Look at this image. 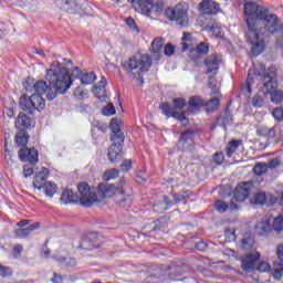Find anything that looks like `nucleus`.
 Here are the masks:
<instances>
[{
  "mask_svg": "<svg viewBox=\"0 0 283 283\" xmlns=\"http://www.w3.org/2000/svg\"><path fill=\"white\" fill-rule=\"evenodd\" d=\"M53 283H61L63 282V276L61 274H57L56 272L53 274V277L51 279Z\"/></svg>",
  "mask_w": 283,
  "mask_h": 283,
  "instance_id": "nucleus-59",
  "label": "nucleus"
},
{
  "mask_svg": "<svg viewBox=\"0 0 283 283\" xmlns=\"http://www.w3.org/2000/svg\"><path fill=\"white\" fill-rule=\"evenodd\" d=\"M159 109H161L164 116H167V118H169V116L172 118H177V120H180V123H182L184 126H187L188 119L186 112L178 113L174 111V108H171V105L167 102H163L159 105Z\"/></svg>",
  "mask_w": 283,
  "mask_h": 283,
  "instance_id": "nucleus-12",
  "label": "nucleus"
},
{
  "mask_svg": "<svg viewBox=\"0 0 283 283\" xmlns=\"http://www.w3.org/2000/svg\"><path fill=\"white\" fill-rule=\"evenodd\" d=\"M213 161L217 165H222V163H224V154L222 153H216L212 157Z\"/></svg>",
  "mask_w": 283,
  "mask_h": 283,
  "instance_id": "nucleus-53",
  "label": "nucleus"
},
{
  "mask_svg": "<svg viewBox=\"0 0 283 283\" xmlns=\"http://www.w3.org/2000/svg\"><path fill=\"white\" fill-rule=\"evenodd\" d=\"M207 32L213 34V36H222V29L218 24L206 25Z\"/></svg>",
  "mask_w": 283,
  "mask_h": 283,
  "instance_id": "nucleus-39",
  "label": "nucleus"
},
{
  "mask_svg": "<svg viewBox=\"0 0 283 283\" xmlns=\"http://www.w3.org/2000/svg\"><path fill=\"white\" fill-rule=\"evenodd\" d=\"M15 127L20 129V132L21 129H30V127H32V118L25 115V113H20L15 120Z\"/></svg>",
  "mask_w": 283,
  "mask_h": 283,
  "instance_id": "nucleus-24",
  "label": "nucleus"
},
{
  "mask_svg": "<svg viewBox=\"0 0 283 283\" xmlns=\"http://www.w3.org/2000/svg\"><path fill=\"white\" fill-rule=\"evenodd\" d=\"M275 136H276L275 127L269 128L268 138H271L273 140V138H275Z\"/></svg>",
  "mask_w": 283,
  "mask_h": 283,
  "instance_id": "nucleus-64",
  "label": "nucleus"
},
{
  "mask_svg": "<svg viewBox=\"0 0 283 283\" xmlns=\"http://www.w3.org/2000/svg\"><path fill=\"white\" fill-rule=\"evenodd\" d=\"M259 136L268 137L269 136V127L261 126L258 128Z\"/></svg>",
  "mask_w": 283,
  "mask_h": 283,
  "instance_id": "nucleus-57",
  "label": "nucleus"
},
{
  "mask_svg": "<svg viewBox=\"0 0 283 283\" xmlns=\"http://www.w3.org/2000/svg\"><path fill=\"white\" fill-rule=\"evenodd\" d=\"M18 156L21 163H30V165H36L39 163V150L35 148H21Z\"/></svg>",
  "mask_w": 283,
  "mask_h": 283,
  "instance_id": "nucleus-14",
  "label": "nucleus"
},
{
  "mask_svg": "<svg viewBox=\"0 0 283 283\" xmlns=\"http://www.w3.org/2000/svg\"><path fill=\"white\" fill-rule=\"evenodd\" d=\"M258 271H260L261 273H266L271 271V265L269 264V262L263 261L258 265Z\"/></svg>",
  "mask_w": 283,
  "mask_h": 283,
  "instance_id": "nucleus-52",
  "label": "nucleus"
},
{
  "mask_svg": "<svg viewBox=\"0 0 283 283\" xmlns=\"http://www.w3.org/2000/svg\"><path fill=\"white\" fill-rule=\"evenodd\" d=\"M214 208L219 213H224L226 211H229V205L224 202L223 200H218L214 202Z\"/></svg>",
  "mask_w": 283,
  "mask_h": 283,
  "instance_id": "nucleus-42",
  "label": "nucleus"
},
{
  "mask_svg": "<svg viewBox=\"0 0 283 283\" xmlns=\"http://www.w3.org/2000/svg\"><path fill=\"white\" fill-rule=\"evenodd\" d=\"M255 231L259 235H269L272 231L271 222L269 219H261L255 224Z\"/></svg>",
  "mask_w": 283,
  "mask_h": 283,
  "instance_id": "nucleus-26",
  "label": "nucleus"
},
{
  "mask_svg": "<svg viewBox=\"0 0 283 283\" xmlns=\"http://www.w3.org/2000/svg\"><path fill=\"white\" fill-rule=\"evenodd\" d=\"M253 75L259 76L261 81V92L262 94H270L272 103L280 104L283 103V92L277 90V74L276 69L271 66L266 71V66L260 63L256 70H250L248 73L247 85L248 92H251V84L253 83Z\"/></svg>",
  "mask_w": 283,
  "mask_h": 283,
  "instance_id": "nucleus-3",
  "label": "nucleus"
},
{
  "mask_svg": "<svg viewBox=\"0 0 283 283\" xmlns=\"http://www.w3.org/2000/svg\"><path fill=\"white\" fill-rule=\"evenodd\" d=\"M50 176V169L42 168L40 172L35 174L34 180H33V187L34 189H38L41 191L43 189V186L45 185V180H48Z\"/></svg>",
  "mask_w": 283,
  "mask_h": 283,
  "instance_id": "nucleus-20",
  "label": "nucleus"
},
{
  "mask_svg": "<svg viewBox=\"0 0 283 283\" xmlns=\"http://www.w3.org/2000/svg\"><path fill=\"white\" fill-rule=\"evenodd\" d=\"M120 119L114 117L111 119L109 129L113 132L111 135L112 145L108 148V159L112 163H118L123 158V143H125V133L120 129Z\"/></svg>",
  "mask_w": 283,
  "mask_h": 283,
  "instance_id": "nucleus-4",
  "label": "nucleus"
},
{
  "mask_svg": "<svg viewBox=\"0 0 283 283\" xmlns=\"http://www.w3.org/2000/svg\"><path fill=\"white\" fill-rule=\"evenodd\" d=\"M42 188L44 189V193L48 198H53L54 193H56V184L52 181L44 182Z\"/></svg>",
  "mask_w": 283,
  "mask_h": 283,
  "instance_id": "nucleus-34",
  "label": "nucleus"
},
{
  "mask_svg": "<svg viewBox=\"0 0 283 283\" xmlns=\"http://www.w3.org/2000/svg\"><path fill=\"white\" fill-rule=\"evenodd\" d=\"M207 242L205 241H199L195 243V249H197V251H207Z\"/></svg>",
  "mask_w": 283,
  "mask_h": 283,
  "instance_id": "nucleus-56",
  "label": "nucleus"
},
{
  "mask_svg": "<svg viewBox=\"0 0 283 283\" xmlns=\"http://www.w3.org/2000/svg\"><path fill=\"white\" fill-rule=\"evenodd\" d=\"M80 191V200L83 207H92L94 202H103L105 198L115 196L116 202L123 203L125 198V177H120L117 186L113 184H99L97 188L91 189L86 182L77 185Z\"/></svg>",
  "mask_w": 283,
  "mask_h": 283,
  "instance_id": "nucleus-2",
  "label": "nucleus"
},
{
  "mask_svg": "<svg viewBox=\"0 0 283 283\" xmlns=\"http://www.w3.org/2000/svg\"><path fill=\"white\" fill-rule=\"evenodd\" d=\"M187 271V265L179 262L177 264H172L168 268L157 269L151 273L147 280L153 283H170L171 280H176V277H180L182 273Z\"/></svg>",
  "mask_w": 283,
  "mask_h": 283,
  "instance_id": "nucleus-7",
  "label": "nucleus"
},
{
  "mask_svg": "<svg viewBox=\"0 0 283 283\" xmlns=\"http://www.w3.org/2000/svg\"><path fill=\"white\" fill-rule=\"evenodd\" d=\"M281 164L282 161L280 160V158H273L269 161L268 169H277Z\"/></svg>",
  "mask_w": 283,
  "mask_h": 283,
  "instance_id": "nucleus-49",
  "label": "nucleus"
},
{
  "mask_svg": "<svg viewBox=\"0 0 283 283\" xmlns=\"http://www.w3.org/2000/svg\"><path fill=\"white\" fill-rule=\"evenodd\" d=\"M125 23L130 30L139 32L138 25H136V21L133 18H126Z\"/></svg>",
  "mask_w": 283,
  "mask_h": 283,
  "instance_id": "nucleus-47",
  "label": "nucleus"
},
{
  "mask_svg": "<svg viewBox=\"0 0 283 283\" xmlns=\"http://www.w3.org/2000/svg\"><path fill=\"white\" fill-rule=\"evenodd\" d=\"M245 35L252 45L251 52L253 56H260V54H262V52L264 51V39L260 38L262 36V34L259 33V38L254 39L253 35H249V29H248V32L245 33Z\"/></svg>",
  "mask_w": 283,
  "mask_h": 283,
  "instance_id": "nucleus-17",
  "label": "nucleus"
},
{
  "mask_svg": "<svg viewBox=\"0 0 283 283\" xmlns=\"http://www.w3.org/2000/svg\"><path fill=\"white\" fill-rule=\"evenodd\" d=\"M206 112L213 113L216 109H218V106L220 105V98L212 97L208 102H205Z\"/></svg>",
  "mask_w": 283,
  "mask_h": 283,
  "instance_id": "nucleus-32",
  "label": "nucleus"
},
{
  "mask_svg": "<svg viewBox=\"0 0 283 283\" xmlns=\"http://www.w3.org/2000/svg\"><path fill=\"white\" fill-rule=\"evenodd\" d=\"M209 87L211 88L212 94H220V88L217 86V84L209 82Z\"/></svg>",
  "mask_w": 283,
  "mask_h": 283,
  "instance_id": "nucleus-61",
  "label": "nucleus"
},
{
  "mask_svg": "<svg viewBox=\"0 0 283 283\" xmlns=\"http://www.w3.org/2000/svg\"><path fill=\"white\" fill-rule=\"evenodd\" d=\"M122 67L128 73L130 78L140 81L143 84V74L149 72V67H151V56L144 54L139 59H136V56L129 57L128 61L122 63Z\"/></svg>",
  "mask_w": 283,
  "mask_h": 283,
  "instance_id": "nucleus-6",
  "label": "nucleus"
},
{
  "mask_svg": "<svg viewBox=\"0 0 283 283\" xmlns=\"http://www.w3.org/2000/svg\"><path fill=\"white\" fill-rule=\"evenodd\" d=\"M189 6L186 2H180L176 7H169L165 11V17L168 21H175L181 28L189 27V15L187 14Z\"/></svg>",
  "mask_w": 283,
  "mask_h": 283,
  "instance_id": "nucleus-8",
  "label": "nucleus"
},
{
  "mask_svg": "<svg viewBox=\"0 0 283 283\" xmlns=\"http://www.w3.org/2000/svg\"><path fill=\"white\" fill-rule=\"evenodd\" d=\"M118 174H120V171L116 168L106 170L104 172L103 179L105 182H109V180H116V178H118Z\"/></svg>",
  "mask_w": 283,
  "mask_h": 283,
  "instance_id": "nucleus-36",
  "label": "nucleus"
},
{
  "mask_svg": "<svg viewBox=\"0 0 283 283\" xmlns=\"http://www.w3.org/2000/svg\"><path fill=\"white\" fill-rule=\"evenodd\" d=\"M282 273H283V263L274 262V273H273L274 280H282Z\"/></svg>",
  "mask_w": 283,
  "mask_h": 283,
  "instance_id": "nucleus-40",
  "label": "nucleus"
},
{
  "mask_svg": "<svg viewBox=\"0 0 283 283\" xmlns=\"http://www.w3.org/2000/svg\"><path fill=\"white\" fill-rule=\"evenodd\" d=\"M94 242H96V233H88L80 243V248L84 251H92L94 249Z\"/></svg>",
  "mask_w": 283,
  "mask_h": 283,
  "instance_id": "nucleus-29",
  "label": "nucleus"
},
{
  "mask_svg": "<svg viewBox=\"0 0 283 283\" xmlns=\"http://www.w3.org/2000/svg\"><path fill=\"white\" fill-rule=\"evenodd\" d=\"M240 145H242V140L240 139H232L228 143V146L226 147V156L231 158V156L238 151V147H240Z\"/></svg>",
  "mask_w": 283,
  "mask_h": 283,
  "instance_id": "nucleus-30",
  "label": "nucleus"
},
{
  "mask_svg": "<svg viewBox=\"0 0 283 283\" xmlns=\"http://www.w3.org/2000/svg\"><path fill=\"white\" fill-rule=\"evenodd\" d=\"M253 189H254V186L252 181L239 184L234 189V193H233L234 200L237 202H244V200H247V198L251 196V191H253Z\"/></svg>",
  "mask_w": 283,
  "mask_h": 283,
  "instance_id": "nucleus-11",
  "label": "nucleus"
},
{
  "mask_svg": "<svg viewBox=\"0 0 283 283\" xmlns=\"http://www.w3.org/2000/svg\"><path fill=\"white\" fill-rule=\"evenodd\" d=\"M132 169V159H125L120 165V170L127 174Z\"/></svg>",
  "mask_w": 283,
  "mask_h": 283,
  "instance_id": "nucleus-51",
  "label": "nucleus"
},
{
  "mask_svg": "<svg viewBox=\"0 0 283 283\" xmlns=\"http://www.w3.org/2000/svg\"><path fill=\"white\" fill-rule=\"evenodd\" d=\"M272 114L276 120H283V106L274 108Z\"/></svg>",
  "mask_w": 283,
  "mask_h": 283,
  "instance_id": "nucleus-50",
  "label": "nucleus"
},
{
  "mask_svg": "<svg viewBox=\"0 0 283 283\" xmlns=\"http://www.w3.org/2000/svg\"><path fill=\"white\" fill-rule=\"evenodd\" d=\"M172 104H174L175 109H182V107H185V105H187V101H185V98L177 97L172 101Z\"/></svg>",
  "mask_w": 283,
  "mask_h": 283,
  "instance_id": "nucleus-46",
  "label": "nucleus"
},
{
  "mask_svg": "<svg viewBox=\"0 0 283 283\" xmlns=\"http://www.w3.org/2000/svg\"><path fill=\"white\" fill-rule=\"evenodd\" d=\"M54 3L62 12H67V14H81V4H78L76 0H54Z\"/></svg>",
  "mask_w": 283,
  "mask_h": 283,
  "instance_id": "nucleus-13",
  "label": "nucleus"
},
{
  "mask_svg": "<svg viewBox=\"0 0 283 283\" xmlns=\"http://www.w3.org/2000/svg\"><path fill=\"white\" fill-rule=\"evenodd\" d=\"M181 43H191V33L185 32L181 38Z\"/></svg>",
  "mask_w": 283,
  "mask_h": 283,
  "instance_id": "nucleus-60",
  "label": "nucleus"
},
{
  "mask_svg": "<svg viewBox=\"0 0 283 283\" xmlns=\"http://www.w3.org/2000/svg\"><path fill=\"white\" fill-rule=\"evenodd\" d=\"M134 10H140L143 14H151L153 12H163V3L158 2L154 4V0H127Z\"/></svg>",
  "mask_w": 283,
  "mask_h": 283,
  "instance_id": "nucleus-10",
  "label": "nucleus"
},
{
  "mask_svg": "<svg viewBox=\"0 0 283 283\" xmlns=\"http://www.w3.org/2000/svg\"><path fill=\"white\" fill-rule=\"evenodd\" d=\"M34 174V169L32 168L31 165H24L23 167V176L24 178H30Z\"/></svg>",
  "mask_w": 283,
  "mask_h": 283,
  "instance_id": "nucleus-54",
  "label": "nucleus"
},
{
  "mask_svg": "<svg viewBox=\"0 0 283 283\" xmlns=\"http://www.w3.org/2000/svg\"><path fill=\"white\" fill-rule=\"evenodd\" d=\"M241 249L248 251L245 255L241 259V269L245 273H251L255 271V264L260 261V252H258L255 247V239L250 233H245L241 240Z\"/></svg>",
  "mask_w": 283,
  "mask_h": 283,
  "instance_id": "nucleus-5",
  "label": "nucleus"
},
{
  "mask_svg": "<svg viewBox=\"0 0 283 283\" xmlns=\"http://www.w3.org/2000/svg\"><path fill=\"white\" fill-rule=\"evenodd\" d=\"M189 108L186 112V114H198V107H202L205 106V99H202V97L195 95L192 97H190L189 99Z\"/></svg>",
  "mask_w": 283,
  "mask_h": 283,
  "instance_id": "nucleus-25",
  "label": "nucleus"
},
{
  "mask_svg": "<svg viewBox=\"0 0 283 283\" xmlns=\"http://www.w3.org/2000/svg\"><path fill=\"white\" fill-rule=\"evenodd\" d=\"M106 85H107V81L102 80V81L99 82V85L96 86L95 90H98V92H103V94H105V86H106Z\"/></svg>",
  "mask_w": 283,
  "mask_h": 283,
  "instance_id": "nucleus-58",
  "label": "nucleus"
},
{
  "mask_svg": "<svg viewBox=\"0 0 283 283\" xmlns=\"http://www.w3.org/2000/svg\"><path fill=\"white\" fill-rule=\"evenodd\" d=\"M175 205H180L182 200H187V198H191V191L186 190L182 193H175L174 195Z\"/></svg>",
  "mask_w": 283,
  "mask_h": 283,
  "instance_id": "nucleus-38",
  "label": "nucleus"
},
{
  "mask_svg": "<svg viewBox=\"0 0 283 283\" xmlns=\"http://www.w3.org/2000/svg\"><path fill=\"white\" fill-rule=\"evenodd\" d=\"M45 78L48 82L40 80L34 83V94H46L48 101H54L59 94H65L72 87V77L67 72V67L55 62L53 69L46 71ZM49 83V85H48Z\"/></svg>",
  "mask_w": 283,
  "mask_h": 283,
  "instance_id": "nucleus-1",
  "label": "nucleus"
},
{
  "mask_svg": "<svg viewBox=\"0 0 283 283\" xmlns=\"http://www.w3.org/2000/svg\"><path fill=\"white\" fill-rule=\"evenodd\" d=\"M60 202L62 205H76V202L81 203V191H78V196H76L70 189L64 190L61 195Z\"/></svg>",
  "mask_w": 283,
  "mask_h": 283,
  "instance_id": "nucleus-18",
  "label": "nucleus"
},
{
  "mask_svg": "<svg viewBox=\"0 0 283 283\" xmlns=\"http://www.w3.org/2000/svg\"><path fill=\"white\" fill-rule=\"evenodd\" d=\"M175 52H176V48L174 46V44H166L164 49V54L166 56H174Z\"/></svg>",
  "mask_w": 283,
  "mask_h": 283,
  "instance_id": "nucleus-48",
  "label": "nucleus"
},
{
  "mask_svg": "<svg viewBox=\"0 0 283 283\" xmlns=\"http://www.w3.org/2000/svg\"><path fill=\"white\" fill-rule=\"evenodd\" d=\"M251 202L253 205H265V202L269 200L265 192H256L251 199Z\"/></svg>",
  "mask_w": 283,
  "mask_h": 283,
  "instance_id": "nucleus-35",
  "label": "nucleus"
},
{
  "mask_svg": "<svg viewBox=\"0 0 283 283\" xmlns=\"http://www.w3.org/2000/svg\"><path fill=\"white\" fill-rule=\"evenodd\" d=\"M20 108L28 114H34V108L32 107V97L31 95L24 94L20 97L19 101Z\"/></svg>",
  "mask_w": 283,
  "mask_h": 283,
  "instance_id": "nucleus-28",
  "label": "nucleus"
},
{
  "mask_svg": "<svg viewBox=\"0 0 283 283\" xmlns=\"http://www.w3.org/2000/svg\"><path fill=\"white\" fill-rule=\"evenodd\" d=\"M31 103H32L33 113L43 112V109H45V99L40 94H35V93L31 94Z\"/></svg>",
  "mask_w": 283,
  "mask_h": 283,
  "instance_id": "nucleus-27",
  "label": "nucleus"
},
{
  "mask_svg": "<svg viewBox=\"0 0 283 283\" xmlns=\"http://www.w3.org/2000/svg\"><path fill=\"white\" fill-rule=\"evenodd\" d=\"M30 224L29 219H22L20 222L17 223V227H21V229H24V227H28Z\"/></svg>",
  "mask_w": 283,
  "mask_h": 283,
  "instance_id": "nucleus-62",
  "label": "nucleus"
},
{
  "mask_svg": "<svg viewBox=\"0 0 283 283\" xmlns=\"http://www.w3.org/2000/svg\"><path fill=\"white\" fill-rule=\"evenodd\" d=\"M75 96H86V94H87V91H81V86H77L76 88H75Z\"/></svg>",
  "mask_w": 283,
  "mask_h": 283,
  "instance_id": "nucleus-63",
  "label": "nucleus"
},
{
  "mask_svg": "<svg viewBox=\"0 0 283 283\" xmlns=\"http://www.w3.org/2000/svg\"><path fill=\"white\" fill-rule=\"evenodd\" d=\"M56 262H59L60 266H76V259L72 256H60L55 258Z\"/></svg>",
  "mask_w": 283,
  "mask_h": 283,
  "instance_id": "nucleus-33",
  "label": "nucleus"
},
{
  "mask_svg": "<svg viewBox=\"0 0 283 283\" xmlns=\"http://www.w3.org/2000/svg\"><path fill=\"white\" fill-rule=\"evenodd\" d=\"M252 103H253L254 107H262V105H264V101L260 97V95H255L252 98Z\"/></svg>",
  "mask_w": 283,
  "mask_h": 283,
  "instance_id": "nucleus-55",
  "label": "nucleus"
},
{
  "mask_svg": "<svg viewBox=\"0 0 283 283\" xmlns=\"http://www.w3.org/2000/svg\"><path fill=\"white\" fill-rule=\"evenodd\" d=\"M23 87L27 92L32 93L34 92V81L31 77H28L24 82H23Z\"/></svg>",
  "mask_w": 283,
  "mask_h": 283,
  "instance_id": "nucleus-45",
  "label": "nucleus"
},
{
  "mask_svg": "<svg viewBox=\"0 0 283 283\" xmlns=\"http://www.w3.org/2000/svg\"><path fill=\"white\" fill-rule=\"evenodd\" d=\"M12 268L0 264V276L1 277H11Z\"/></svg>",
  "mask_w": 283,
  "mask_h": 283,
  "instance_id": "nucleus-44",
  "label": "nucleus"
},
{
  "mask_svg": "<svg viewBox=\"0 0 283 283\" xmlns=\"http://www.w3.org/2000/svg\"><path fill=\"white\" fill-rule=\"evenodd\" d=\"M73 76H75V78H80L82 85H92V83L96 81V74H94V72L83 74L78 67H74L72 75H70L72 82L74 81Z\"/></svg>",
  "mask_w": 283,
  "mask_h": 283,
  "instance_id": "nucleus-16",
  "label": "nucleus"
},
{
  "mask_svg": "<svg viewBox=\"0 0 283 283\" xmlns=\"http://www.w3.org/2000/svg\"><path fill=\"white\" fill-rule=\"evenodd\" d=\"M266 171H269V164L266 163H259L253 168V174H255V176H263Z\"/></svg>",
  "mask_w": 283,
  "mask_h": 283,
  "instance_id": "nucleus-37",
  "label": "nucleus"
},
{
  "mask_svg": "<svg viewBox=\"0 0 283 283\" xmlns=\"http://www.w3.org/2000/svg\"><path fill=\"white\" fill-rule=\"evenodd\" d=\"M181 52H187L189 50L188 56L191 61H200L202 56H207L209 54V43L199 42L196 46L192 43H180Z\"/></svg>",
  "mask_w": 283,
  "mask_h": 283,
  "instance_id": "nucleus-9",
  "label": "nucleus"
},
{
  "mask_svg": "<svg viewBox=\"0 0 283 283\" xmlns=\"http://www.w3.org/2000/svg\"><path fill=\"white\" fill-rule=\"evenodd\" d=\"M102 114H104V116H114V114H116V108L114 107V104L112 103L107 104L102 109Z\"/></svg>",
  "mask_w": 283,
  "mask_h": 283,
  "instance_id": "nucleus-43",
  "label": "nucleus"
},
{
  "mask_svg": "<svg viewBox=\"0 0 283 283\" xmlns=\"http://www.w3.org/2000/svg\"><path fill=\"white\" fill-rule=\"evenodd\" d=\"M40 227H41L40 222H34L27 228H20L14 230L13 233L15 238H19L20 240H22L23 238H28V235H30V233H32L33 231H36V229H39Z\"/></svg>",
  "mask_w": 283,
  "mask_h": 283,
  "instance_id": "nucleus-22",
  "label": "nucleus"
},
{
  "mask_svg": "<svg viewBox=\"0 0 283 283\" xmlns=\"http://www.w3.org/2000/svg\"><path fill=\"white\" fill-rule=\"evenodd\" d=\"M193 134H196V132H193V129L188 128L181 134L179 143H187L188 140H193Z\"/></svg>",
  "mask_w": 283,
  "mask_h": 283,
  "instance_id": "nucleus-41",
  "label": "nucleus"
},
{
  "mask_svg": "<svg viewBox=\"0 0 283 283\" xmlns=\"http://www.w3.org/2000/svg\"><path fill=\"white\" fill-rule=\"evenodd\" d=\"M232 123H233V115H231V111L229 108H226L223 114H221L217 118V125H219V127H222L223 129H227V127H230Z\"/></svg>",
  "mask_w": 283,
  "mask_h": 283,
  "instance_id": "nucleus-23",
  "label": "nucleus"
},
{
  "mask_svg": "<svg viewBox=\"0 0 283 283\" xmlns=\"http://www.w3.org/2000/svg\"><path fill=\"white\" fill-rule=\"evenodd\" d=\"M199 6L202 14H218L220 12V4L212 0H203Z\"/></svg>",
  "mask_w": 283,
  "mask_h": 283,
  "instance_id": "nucleus-19",
  "label": "nucleus"
},
{
  "mask_svg": "<svg viewBox=\"0 0 283 283\" xmlns=\"http://www.w3.org/2000/svg\"><path fill=\"white\" fill-rule=\"evenodd\" d=\"M203 63L207 67L206 74H218L220 63H222V56H220L218 53H212L205 60Z\"/></svg>",
  "mask_w": 283,
  "mask_h": 283,
  "instance_id": "nucleus-15",
  "label": "nucleus"
},
{
  "mask_svg": "<svg viewBox=\"0 0 283 283\" xmlns=\"http://www.w3.org/2000/svg\"><path fill=\"white\" fill-rule=\"evenodd\" d=\"M29 139H30V135H28V132H25V129H21L15 135V143L19 147H24V145H28Z\"/></svg>",
  "mask_w": 283,
  "mask_h": 283,
  "instance_id": "nucleus-31",
  "label": "nucleus"
},
{
  "mask_svg": "<svg viewBox=\"0 0 283 283\" xmlns=\"http://www.w3.org/2000/svg\"><path fill=\"white\" fill-rule=\"evenodd\" d=\"M163 48H165V39L156 38L151 43V52L155 61H160V56H163Z\"/></svg>",
  "mask_w": 283,
  "mask_h": 283,
  "instance_id": "nucleus-21",
  "label": "nucleus"
}]
</instances>
